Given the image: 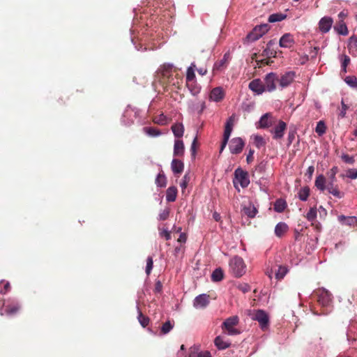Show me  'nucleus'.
Wrapping results in <instances>:
<instances>
[{"instance_id": "f257e3e1", "label": "nucleus", "mask_w": 357, "mask_h": 357, "mask_svg": "<svg viewBox=\"0 0 357 357\" xmlns=\"http://www.w3.org/2000/svg\"><path fill=\"white\" fill-rule=\"evenodd\" d=\"M157 79L160 84L166 88L169 85L180 89L182 84V76L174 68L172 64L165 63L157 71Z\"/></svg>"}, {"instance_id": "f03ea898", "label": "nucleus", "mask_w": 357, "mask_h": 357, "mask_svg": "<svg viewBox=\"0 0 357 357\" xmlns=\"http://www.w3.org/2000/svg\"><path fill=\"white\" fill-rule=\"evenodd\" d=\"M246 266L243 259L235 256L229 261V269L231 274L236 278H240L245 273Z\"/></svg>"}, {"instance_id": "7ed1b4c3", "label": "nucleus", "mask_w": 357, "mask_h": 357, "mask_svg": "<svg viewBox=\"0 0 357 357\" xmlns=\"http://www.w3.org/2000/svg\"><path fill=\"white\" fill-rule=\"evenodd\" d=\"M252 320L258 321L261 329L264 331L268 329L270 320L268 314L263 310H254L251 314Z\"/></svg>"}, {"instance_id": "20e7f679", "label": "nucleus", "mask_w": 357, "mask_h": 357, "mask_svg": "<svg viewBox=\"0 0 357 357\" xmlns=\"http://www.w3.org/2000/svg\"><path fill=\"white\" fill-rule=\"evenodd\" d=\"M234 176L235 178L233 182L236 188H237V183H239L243 188L248 186L250 183V179L248 177V174L246 171H244L241 168L238 167L234 172Z\"/></svg>"}, {"instance_id": "39448f33", "label": "nucleus", "mask_w": 357, "mask_h": 357, "mask_svg": "<svg viewBox=\"0 0 357 357\" xmlns=\"http://www.w3.org/2000/svg\"><path fill=\"white\" fill-rule=\"evenodd\" d=\"M317 302L323 307H328L332 303V294L326 289L320 288L314 291Z\"/></svg>"}, {"instance_id": "423d86ee", "label": "nucleus", "mask_w": 357, "mask_h": 357, "mask_svg": "<svg viewBox=\"0 0 357 357\" xmlns=\"http://www.w3.org/2000/svg\"><path fill=\"white\" fill-rule=\"evenodd\" d=\"M238 320L237 316H233L227 319L222 324V329L227 331V333L229 335L239 334V330L234 328L238 324Z\"/></svg>"}, {"instance_id": "0eeeda50", "label": "nucleus", "mask_w": 357, "mask_h": 357, "mask_svg": "<svg viewBox=\"0 0 357 357\" xmlns=\"http://www.w3.org/2000/svg\"><path fill=\"white\" fill-rule=\"evenodd\" d=\"M21 308L20 304L15 301H7L6 302L4 301L2 307V312L1 313L3 314L6 315H14L17 314Z\"/></svg>"}, {"instance_id": "6e6552de", "label": "nucleus", "mask_w": 357, "mask_h": 357, "mask_svg": "<svg viewBox=\"0 0 357 357\" xmlns=\"http://www.w3.org/2000/svg\"><path fill=\"white\" fill-rule=\"evenodd\" d=\"M268 25L261 24L253 29V30L247 36L246 39L249 42H254L260 38L268 31Z\"/></svg>"}, {"instance_id": "1a4fd4ad", "label": "nucleus", "mask_w": 357, "mask_h": 357, "mask_svg": "<svg viewBox=\"0 0 357 357\" xmlns=\"http://www.w3.org/2000/svg\"><path fill=\"white\" fill-rule=\"evenodd\" d=\"M278 83V76L273 73H268L264 78L265 90L269 92L273 91L276 89L277 84Z\"/></svg>"}, {"instance_id": "9d476101", "label": "nucleus", "mask_w": 357, "mask_h": 357, "mask_svg": "<svg viewBox=\"0 0 357 357\" xmlns=\"http://www.w3.org/2000/svg\"><path fill=\"white\" fill-rule=\"evenodd\" d=\"M287 129V124L282 120H280L276 125L270 130L273 134V138L280 139L284 137V131Z\"/></svg>"}, {"instance_id": "9b49d317", "label": "nucleus", "mask_w": 357, "mask_h": 357, "mask_svg": "<svg viewBox=\"0 0 357 357\" xmlns=\"http://www.w3.org/2000/svg\"><path fill=\"white\" fill-rule=\"evenodd\" d=\"M245 146V142L241 137L233 138L229 144V150L232 154L241 153Z\"/></svg>"}, {"instance_id": "f8f14e48", "label": "nucleus", "mask_w": 357, "mask_h": 357, "mask_svg": "<svg viewBox=\"0 0 357 357\" xmlns=\"http://www.w3.org/2000/svg\"><path fill=\"white\" fill-rule=\"evenodd\" d=\"M333 24V20L331 17L325 16L319 22V31L323 33H328Z\"/></svg>"}, {"instance_id": "ddd939ff", "label": "nucleus", "mask_w": 357, "mask_h": 357, "mask_svg": "<svg viewBox=\"0 0 357 357\" xmlns=\"http://www.w3.org/2000/svg\"><path fill=\"white\" fill-rule=\"evenodd\" d=\"M225 96V93L224 89L220 87H215L213 88L210 93L209 98L211 100L218 102L222 101Z\"/></svg>"}, {"instance_id": "4468645a", "label": "nucleus", "mask_w": 357, "mask_h": 357, "mask_svg": "<svg viewBox=\"0 0 357 357\" xmlns=\"http://www.w3.org/2000/svg\"><path fill=\"white\" fill-rule=\"evenodd\" d=\"M275 122V119L270 113H266L260 118L259 128H268L272 126Z\"/></svg>"}, {"instance_id": "2eb2a0df", "label": "nucleus", "mask_w": 357, "mask_h": 357, "mask_svg": "<svg viewBox=\"0 0 357 357\" xmlns=\"http://www.w3.org/2000/svg\"><path fill=\"white\" fill-rule=\"evenodd\" d=\"M295 73L293 72H287L278 77V84L282 88L288 86L294 79Z\"/></svg>"}, {"instance_id": "dca6fc26", "label": "nucleus", "mask_w": 357, "mask_h": 357, "mask_svg": "<svg viewBox=\"0 0 357 357\" xmlns=\"http://www.w3.org/2000/svg\"><path fill=\"white\" fill-rule=\"evenodd\" d=\"M249 89L259 95L266 91L264 84L259 79L251 81L249 84Z\"/></svg>"}, {"instance_id": "f3484780", "label": "nucleus", "mask_w": 357, "mask_h": 357, "mask_svg": "<svg viewBox=\"0 0 357 357\" xmlns=\"http://www.w3.org/2000/svg\"><path fill=\"white\" fill-rule=\"evenodd\" d=\"M294 43L295 42L293 36L289 33L284 34L279 41L280 46L284 48L291 47Z\"/></svg>"}, {"instance_id": "a211bd4d", "label": "nucleus", "mask_w": 357, "mask_h": 357, "mask_svg": "<svg viewBox=\"0 0 357 357\" xmlns=\"http://www.w3.org/2000/svg\"><path fill=\"white\" fill-rule=\"evenodd\" d=\"M229 60V54L225 53L223 58L219 61H217L213 66V71H220L223 68H226Z\"/></svg>"}, {"instance_id": "6ab92c4d", "label": "nucleus", "mask_w": 357, "mask_h": 357, "mask_svg": "<svg viewBox=\"0 0 357 357\" xmlns=\"http://www.w3.org/2000/svg\"><path fill=\"white\" fill-rule=\"evenodd\" d=\"M209 296L206 294H200L194 300V306L195 307H205L209 303Z\"/></svg>"}, {"instance_id": "aec40b11", "label": "nucleus", "mask_w": 357, "mask_h": 357, "mask_svg": "<svg viewBox=\"0 0 357 357\" xmlns=\"http://www.w3.org/2000/svg\"><path fill=\"white\" fill-rule=\"evenodd\" d=\"M185 146L181 139H176L174 145V155L181 157L184 155Z\"/></svg>"}, {"instance_id": "412c9836", "label": "nucleus", "mask_w": 357, "mask_h": 357, "mask_svg": "<svg viewBox=\"0 0 357 357\" xmlns=\"http://www.w3.org/2000/svg\"><path fill=\"white\" fill-rule=\"evenodd\" d=\"M288 229V225L285 222H280L276 225L274 232L276 236L281 238L287 232Z\"/></svg>"}, {"instance_id": "4be33fe9", "label": "nucleus", "mask_w": 357, "mask_h": 357, "mask_svg": "<svg viewBox=\"0 0 357 357\" xmlns=\"http://www.w3.org/2000/svg\"><path fill=\"white\" fill-rule=\"evenodd\" d=\"M171 167L174 174H180L183 172L184 169L183 162L178 159H173L171 164Z\"/></svg>"}, {"instance_id": "5701e85b", "label": "nucleus", "mask_w": 357, "mask_h": 357, "mask_svg": "<svg viewBox=\"0 0 357 357\" xmlns=\"http://www.w3.org/2000/svg\"><path fill=\"white\" fill-rule=\"evenodd\" d=\"M338 167L337 166H334L327 172L326 175L328 177L329 180L327 185H331V184L333 185H336L335 183L337 181L336 174L338 172Z\"/></svg>"}, {"instance_id": "b1692460", "label": "nucleus", "mask_w": 357, "mask_h": 357, "mask_svg": "<svg viewBox=\"0 0 357 357\" xmlns=\"http://www.w3.org/2000/svg\"><path fill=\"white\" fill-rule=\"evenodd\" d=\"M334 29L340 34L342 36H347L349 33V31L346 23L342 20H339L334 26Z\"/></svg>"}, {"instance_id": "393cba45", "label": "nucleus", "mask_w": 357, "mask_h": 357, "mask_svg": "<svg viewBox=\"0 0 357 357\" xmlns=\"http://www.w3.org/2000/svg\"><path fill=\"white\" fill-rule=\"evenodd\" d=\"M174 135L177 138L183 137L184 133V126L181 123H176L172 126L171 128Z\"/></svg>"}, {"instance_id": "a878e982", "label": "nucleus", "mask_w": 357, "mask_h": 357, "mask_svg": "<svg viewBox=\"0 0 357 357\" xmlns=\"http://www.w3.org/2000/svg\"><path fill=\"white\" fill-rule=\"evenodd\" d=\"M326 178L323 174L319 175L315 180L314 185L317 189L321 191L327 190V185H326Z\"/></svg>"}, {"instance_id": "bb28decb", "label": "nucleus", "mask_w": 357, "mask_h": 357, "mask_svg": "<svg viewBox=\"0 0 357 357\" xmlns=\"http://www.w3.org/2000/svg\"><path fill=\"white\" fill-rule=\"evenodd\" d=\"M338 220L342 223L349 226L354 225L357 224V218L355 216H349L347 217L344 215H341L338 216Z\"/></svg>"}, {"instance_id": "cd10ccee", "label": "nucleus", "mask_w": 357, "mask_h": 357, "mask_svg": "<svg viewBox=\"0 0 357 357\" xmlns=\"http://www.w3.org/2000/svg\"><path fill=\"white\" fill-rule=\"evenodd\" d=\"M177 188L174 186L168 188L166 192L167 201L169 202H174L177 197Z\"/></svg>"}, {"instance_id": "c85d7f7f", "label": "nucleus", "mask_w": 357, "mask_h": 357, "mask_svg": "<svg viewBox=\"0 0 357 357\" xmlns=\"http://www.w3.org/2000/svg\"><path fill=\"white\" fill-rule=\"evenodd\" d=\"M327 190L328 193L332 194L333 196L339 199H341L344 196V193L339 190V188L337 185H333L331 184V185H327Z\"/></svg>"}, {"instance_id": "c756f323", "label": "nucleus", "mask_w": 357, "mask_h": 357, "mask_svg": "<svg viewBox=\"0 0 357 357\" xmlns=\"http://www.w3.org/2000/svg\"><path fill=\"white\" fill-rule=\"evenodd\" d=\"M214 344L218 349H225L230 346V343L224 340L221 336H218L215 338Z\"/></svg>"}, {"instance_id": "7c9ffc66", "label": "nucleus", "mask_w": 357, "mask_h": 357, "mask_svg": "<svg viewBox=\"0 0 357 357\" xmlns=\"http://www.w3.org/2000/svg\"><path fill=\"white\" fill-rule=\"evenodd\" d=\"M348 48L351 54L357 53V36L354 35L349 39Z\"/></svg>"}, {"instance_id": "2f4dec72", "label": "nucleus", "mask_w": 357, "mask_h": 357, "mask_svg": "<svg viewBox=\"0 0 357 357\" xmlns=\"http://www.w3.org/2000/svg\"><path fill=\"white\" fill-rule=\"evenodd\" d=\"M195 68L196 64L195 63H192L190 66L188 68L186 73V84L194 81L195 78Z\"/></svg>"}, {"instance_id": "473e14b6", "label": "nucleus", "mask_w": 357, "mask_h": 357, "mask_svg": "<svg viewBox=\"0 0 357 357\" xmlns=\"http://www.w3.org/2000/svg\"><path fill=\"white\" fill-rule=\"evenodd\" d=\"M287 206V202L284 199H278L275 201L274 204V210L276 212L282 213L285 210Z\"/></svg>"}, {"instance_id": "72a5a7b5", "label": "nucleus", "mask_w": 357, "mask_h": 357, "mask_svg": "<svg viewBox=\"0 0 357 357\" xmlns=\"http://www.w3.org/2000/svg\"><path fill=\"white\" fill-rule=\"evenodd\" d=\"M224 278V272L220 268H215L211 274V280L213 282H220Z\"/></svg>"}, {"instance_id": "f704fd0d", "label": "nucleus", "mask_w": 357, "mask_h": 357, "mask_svg": "<svg viewBox=\"0 0 357 357\" xmlns=\"http://www.w3.org/2000/svg\"><path fill=\"white\" fill-rule=\"evenodd\" d=\"M349 105L344 102V100L342 98L341 100V107L338 108V118H344L346 116L347 111L349 109Z\"/></svg>"}, {"instance_id": "c9c22d12", "label": "nucleus", "mask_w": 357, "mask_h": 357, "mask_svg": "<svg viewBox=\"0 0 357 357\" xmlns=\"http://www.w3.org/2000/svg\"><path fill=\"white\" fill-rule=\"evenodd\" d=\"M298 198L301 201H306L310 195V188L305 186L300 189L298 192Z\"/></svg>"}, {"instance_id": "e433bc0d", "label": "nucleus", "mask_w": 357, "mask_h": 357, "mask_svg": "<svg viewBox=\"0 0 357 357\" xmlns=\"http://www.w3.org/2000/svg\"><path fill=\"white\" fill-rule=\"evenodd\" d=\"M137 310H138V312H139L138 317H137L138 321L140 323L141 326L142 327L145 328L146 326H147L149 325L150 319L148 317H146L142 314V312L140 311L139 307H137Z\"/></svg>"}, {"instance_id": "4c0bfd02", "label": "nucleus", "mask_w": 357, "mask_h": 357, "mask_svg": "<svg viewBox=\"0 0 357 357\" xmlns=\"http://www.w3.org/2000/svg\"><path fill=\"white\" fill-rule=\"evenodd\" d=\"M316 132L319 136H322L326 132V126L323 121H319L315 128Z\"/></svg>"}, {"instance_id": "58836bf2", "label": "nucleus", "mask_w": 357, "mask_h": 357, "mask_svg": "<svg viewBox=\"0 0 357 357\" xmlns=\"http://www.w3.org/2000/svg\"><path fill=\"white\" fill-rule=\"evenodd\" d=\"M155 183L158 187L163 188L166 186L167 179L163 173H160L155 178Z\"/></svg>"}, {"instance_id": "ea45409f", "label": "nucleus", "mask_w": 357, "mask_h": 357, "mask_svg": "<svg viewBox=\"0 0 357 357\" xmlns=\"http://www.w3.org/2000/svg\"><path fill=\"white\" fill-rule=\"evenodd\" d=\"M317 216V210L316 207H312L307 213L305 218L308 221L313 222L316 220Z\"/></svg>"}, {"instance_id": "a19ab883", "label": "nucleus", "mask_w": 357, "mask_h": 357, "mask_svg": "<svg viewBox=\"0 0 357 357\" xmlns=\"http://www.w3.org/2000/svg\"><path fill=\"white\" fill-rule=\"evenodd\" d=\"M344 81L349 86L357 89V77L356 76H347L345 77Z\"/></svg>"}, {"instance_id": "79ce46f5", "label": "nucleus", "mask_w": 357, "mask_h": 357, "mask_svg": "<svg viewBox=\"0 0 357 357\" xmlns=\"http://www.w3.org/2000/svg\"><path fill=\"white\" fill-rule=\"evenodd\" d=\"M253 139H254V144L258 149H260L261 147L264 146L266 144L265 139L261 135H255L253 137Z\"/></svg>"}, {"instance_id": "37998d69", "label": "nucleus", "mask_w": 357, "mask_h": 357, "mask_svg": "<svg viewBox=\"0 0 357 357\" xmlns=\"http://www.w3.org/2000/svg\"><path fill=\"white\" fill-rule=\"evenodd\" d=\"M144 131L146 132L148 135L152 136V137H156L161 134L160 131L153 127H144Z\"/></svg>"}, {"instance_id": "c03bdc74", "label": "nucleus", "mask_w": 357, "mask_h": 357, "mask_svg": "<svg viewBox=\"0 0 357 357\" xmlns=\"http://www.w3.org/2000/svg\"><path fill=\"white\" fill-rule=\"evenodd\" d=\"M286 17V15L282 13L272 14L268 17L269 22H276L283 20Z\"/></svg>"}, {"instance_id": "a18cd8bd", "label": "nucleus", "mask_w": 357, "mask_h": 357, "mask_svg": "<svg viewBox=\"0 0 357 357\" xmlns=\"http://www.w3.org/2000/svg\"><path fill=\"white\" fill-rule=\"evenodd\" d=\"M275 44L274 40H270L267 45L266 49L264 50L262 53V56H275V54H276L275 52H273L270 51V49L273 45Z\"/></svg>"}, {"instance_id": "49530a36", "label": "nucleus", "mask_w": 357, "mask_h": 357, "mask_svg": "<svg viewBox=\"0 0 357 357\" xmlns=\"http://www.w3.org/2000/svg\"><path fill=\"white\" fill-rule=\"evenodd\" d=\"M287 273V268L284 266H279L278 271L275 273V277L278 280L282 279Z\"/></svg>"}, {"instance_id": "de8ad7c7", "label": "nucleus", "mask_w": 357, "mask_h": 357, "mask_svg": "<svg viewBox=\"0 0 357 357\" xmlns=\"http://www.w3.org/2000/svg\"><path fill=\"white\" fill-rule=\"evenodd\" d=\"M341 159L344 162L347 164L353 165L355 162L354 157L351 156L347 153L342 154Z\"/></svg>"}, {"instance_id": "09e8293b", "label": "nucleus", "mask_w": 357, "mask_h": 357, "mask_svg": "<svg viewBox=\"0 0 357 357\" xmlns=\"http://www.w3.org/2000/svg\"><path fill=\"white\" fill-rule=\"evenodd\" d=\"M173 328V324L170 322V321H167L163 324L161 328V332L163 334H167L169 333Z\"/></svg>"}, {"instance_id": "8fccbe9b", "label": "nucleus", "mask_w": 357, "mask_h": 357, "mask_svg": "<svg viewBox=\"0 0 357 357\" xmlns=\"http://www.w3.org/2000/svg\"><path fill=\"white\" fill-rule=\"evenodd\" d=\"M187 86L188 87L189 90L191 91L192 95H196L199 93L200 91V87L197 86L196 84H194V83H187Z\"/></svg>"}, {"instance_id": "3c124183", "label": "nucleus", "mask_w": 357, "mask_h": 357, "mask_svg": "<svg viewBox=\"0 0 357 357\" xmlns=\"http://www.w3.org/2000/svg\"><path fill=\"white\" fill-rule=\"evenodd\" d=\"M153 257H149L146 259V273L148 275L151 272V270L153 268Z\"/></svg>"}, {"instance_id": "603ef678", "label": "nucleus", "mask_w": 357, "mask_h": 357, "mask_svg": "<svg viewBox=\"0 0 357 357\" xmlns=\"http://www.w3.org/2000/svg\"><path fill=\"white\" fill-rule=\"evenodd\" d=\"M346 176L351 178L356 179L357 178V169H349L347 171Z\"/></svg>"}, {"instance_id": "864d4df0", "label": "nucleus", "mask_w": 357, "mask_h": 357, "mask_svg": "<svg viewBox=\"0 0 357 357\" xmlns=\"http://www.w3.org/2000/svg\"><path fill=\"white\" fill-rule=\"evenodd\" d=\"M350 63V58L347 55H344L343 60L342 61V70L344 73L347 72V67Z\"/></svg>"}, {"instance_id": "5fc2aeb1", "label": "nucleus", "mask_w": 357, "mask_h": 357, "mask_svg": "<svg viewBox=\"0 0 357 357\" xmlns=\"http://www.w3.org/2000/svg\"><path fill=\"white\" fill-rule=\"evenodd\" d=\"M189 181H190V176L188 174H185L182 178V181L180 183V185L183 190L186 188Z\"/></svg>"}, {"instance_id": "6e6d98bb", "label": "nucleus", "mask_w": 357, "mask_h": 357, "mask_svg": "<svg viewBox=\"0 0 357 357\" xmlns=\"http://www.w3.org/2000/svg\"><path fill=\"white\" fill-rule=\"evenodd\" d=\"M170 210L169 208H166L159 214V220H165L169 215Z\"/></svg>"}, {"instance_id": "4d7b16f0", "label": "nucleus", "mask_w": 357, "mask_h": 357, "mask_svg": "<svg viewBox=\"0 0 357 357\" xmlns=\"http://www.w3.org/2000/svg\"><path fill=\"white\" fill-rule=\"evenodd\" d=\"M319 50V47H314L310 51L309 55L306 56V59H308L309 56H310L311 59H315L318 54Z\"/></svg>"}, {"instance_id": "13d9d810", "label": "nucleus", "mask_w": 357, "mask_h": 357, "mask_svg": "<svg viewBox=\"0 0 357 357\" xmlns=\"http://www.w3.org/2000/svg\"><path fill=\"white\" fill-rule=\"evenodd\" d=\"M271 61H270L269 59H260V60H256V63H257V67L258 68H261L262 66H266V65H269Z\"/></svg>"}, {"instance_id": "bf43d9fd", "label": "nucleus", "mask_w": 357, "mask_h": 357, "mask_svg": "<svg viewBox=\"0 0 357 357\" xmlns=\"http://www.w3.org/2000/svg\"><path fill=\"white\" fill-rule=\"evenodd\" d=\"M232 129H233V128H231V127H230L229 126H225V130H224V135H223V138L224 139H226L229 140V137L231 135Z\"/></svg>"}, {"instance_id": "052dcab7", "label": "nucleus", "mask_w": 357, "mask_h": 357, "mask_svg": "<svg viewBox=\"0 0 357 357\" xmlns=\"http://www.w3.org/2000/svg\"><path fill=\"white\" fill-rule=\"evenodd\" d=\"M238 289L243 293H246L250 291V285L246 283L238 284Z\"/></svg>"}, {"instance_id": "680f3d73", "label": "nucleus", "mask_w": 357, "mask_h": 357, "mask_svg": "<svg viewBox=\"0 0 357 357\" xmlns=\"http://www.w3.org/2000/svg\"><path fill=\"white\" fill-rule=\"evenodd\" d=\"M256 213H257V210L254 207L252 208H245V213L250 218H254L256 215Z\"/></svg>"}, {"instance_id": "e2e57ef3", "label": "nucleus", "mask_w": 357, "mask_h": 357, "mask_svg": "<svg viewBox=\"0 0 357 357\" xmlns=\"http://www.w3.org/2000/svg\"><path fill=\"white\" fill-rule=\"evenodd\" d=\"M160 236L161 237H165L167 241L171 238V232L167 229H163L160 231Z\"/></svg>"}, {"instance_id": "0e129e2a", "label": "nucleus", "mask_w": 357, "mask_h": 357, "mask_svg": "<svg viewBox=\"0 0 357 357\" xmlns=\"http://www.w3.org/2000/svg\"><path fill=\"white\" fill-rule=\"evenodd\" d=\"M162 284L160 280H157L155 284V287H154L153 291L155 294H157V293L160 294L162 292Z\"/></svg>"}, {"instance_id": "69168bd1", "label": "nucleus", "mask_w": 357, "mask_h": 357, "mask_svg": "<svg viewBox=\"0 0 357 357\" xmlns=\"http://www.w3.org/2000/svg\"><path fill=\"white\" fill-rule=\"evenodd\" d=\"M314 166L311 165V166L308 167L305 176H307L309 180H311L312 176L314 174Z\"/></svg>"}, {"instance_id": "338daca9", "label": "nucleus", "mask_w": 357, "mask_h": 357, "mask_svg": "<svg viewBox=\"0 0 357 357\" xmlns=\"http://www.w3.org/2000/svg\"><path fill=\"white\" fill-rule=\"evenodd\" d=\"M254 150L252 149H250L249 151V153L247 155V158H246V160H247V162L248 163H250L253 161L254 160V157H253V154H254Z\"/></svg>"}, {"instance_id": "774afa93", "label": "nucleus", "mask_w": 357, "mask_h": 357, "mask_svg": "<svg viewBox=\"0 0 357 357\" xmlns=\"http://www.w3.org/2000/svg\"><path fill=\"white\" fill-rule=\"evenodd\" d=\"M197 357H211V355L209 351H205L199 353Z\"/></svg>"}]
</instances>
